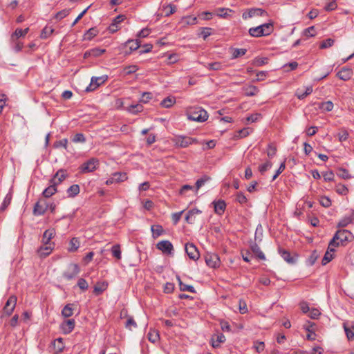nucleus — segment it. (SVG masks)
<instances>
[{"label": "nucleus", "mask_w": 354, "mask_h": 354, "mask_svg": "<svg viewBox=\"0 0 354 354\" xmlns=\"http://www.w3.org/2000/svg\"><path fill=\"white\" fill-rule=\"evenodd\" d=\"M186 115L189 120L203 122L207 120L208 114L201 107H191L187 110Z\"/></svg>", "instance_id": "f257e3e1"}, {"label": "nucleus", "mask_w": 354, "mask_h": 354, "mask_svg": "<svg viewBox=\"0 0 354 354\" xmlns=\"http://www.w3.org/2000/svg\"><path fill=\"white\" fill-rule=\"evenodd\" d=\"M273 31V24L266 23L254 28L249 29V34L252 37H259L269 35Z\"/></svg>", "instance_id": "f03ea898"}, {"label": "nucleus", "mask_w": 354, "mask_h": 354, "mask_svg": "<svg viewBox=\"0 0 354 354\" xmlns=\"http://www.w3.org/2000/svg\"><path fill=\"white\" fill-rule=\"evenodd\" d=\"M205 261L206 264L212 268H216L220 266L221 261L219 257L216 253L207 252L205 255Z\"/></svg>", "instance_id": "7ed1b4c3"}, {"label": "nucleus", "mask_w": 354, "mask_h": 354, "mask_svg": "<svg viewBox=\"0 0 354 354\" xmlns=\"http://www.w3.org/2000/svg\"><path fill=\"white\" fill-rule=\"evenodd\" d=\"M17 300V299L15 295H11L8 298L3 308V313L6 316L9 317L12 315L16 306Z\"/></svg>", "instance_id": "20e7f679"}, {"label": "nucleus", "mask_w": 354, "mask_h": 354, "mask_svg": "<svg viewBox=\"0 0 354 354\" xmlns=\"http://www.w3.org/2000/svg\"><path fill=\"white\" fill-rule=\"evenodd\" d=\"M80 269L77 263H71L68 269L63 273V277L67 280L74 279L80 272Z\"/></svg>", "instance_id": "39448f33"}, {"label": "nucleus", "mask_w": 354, "mask_h": 354, "mask_svg": "<svg viewBox=\"0 0 354 354\" xmlns=\"http://www.w3.org/2000/svg\"><path fill=\"white\" fill-rule=\"evenodd\" d=\"M174 142L177 146L180 147H187L192 144L198 143V141L196 138L182 136H177L174 139Z\"/></svg>", "instance_id": "423d86ee"}, {"label": "nucleus", "mask_w": 354, "mask_h": 354, "mask_svg": "<svg viewBox=\"0 0 354 354\" xmlns=\"http://www.w3.org/2000/svg\"><path fill=\"white\" fill-rule=\"evenodd\" d=\"M185 252L189 259L196 261L200 257L199 252L194 243H187L185 246Z\"/></svg>", "instance_id": "0eeeda50"}, {"label": "nucleus", "mask_w": 354, "mask_h": 354, "mask_svg": "<svg viewBox=\"0 0 354 354\" xmlns=\"http://www.w3.org/2000/svg\"><path fill=\"white\" fill-rule=\"evenodd\" d=\"M108 79L107 75H102L100 77H93L91 80L89 86L86 88V91H92L99 87L101 84H104Z\"/></svg>", "instance_id": "6e6552de"}, {"label": "nucleus", "mask_w": 354, "mask_h": 354, "mask_svg": "<svg viewBox=\"0 0 354 354\" xmlns=\"http://www.w3.org/2000/svg\"><path fill=\"white\" fill-rule=\"evenodd\" d=\"M157 249L161 250L163 253L170 254L174 251V247L169 241H161L156 245Z\"/></svg>", "instance_id": "1a4fd4ad"}, {"label": "nucleus", "mask_w": 354, "mask_h": 354, "mask_svg": "<svg viewBox=\"0 0 354 354\" xmlns=\"http://www.w3.org/2000/svg\"><path fill=\"white\" fill-rule=\"evenodd\" d=\"M127 176L126 173L115 172L106 181L107 185H111L115 183H120L126 180Z\"/></svg>", "instance_id": "9d476101"}, {"label": "nucleus", "mask_w": 354, "mask_h": 354, "mask_svg": "<svg viewBox=\"0 0 354 354\" xmlns=\"http://www.w3.org/2000/svg\"><path fill=\"white\" fill-rule=\"evenodd\" d=\"M335 239H338L342 245H344L348 242L351 236V233L346 230H338L335 234Z\"/></svg>", "instance_id": "9b49d317"}, {"label": "nucleus", "mask_w": 354, "mask_h": 354, "mask_svg": "<svg viewBox=\"0 0 354 354\" xmlns=\"http://www.w3.org/2000/svg\"><path fill=\"white\" fill-rule=\"evenodd\" d=\"M48 207V205L47 204L46 201H37L33 209L34 215L44 214Z\"/></svg>", "instance_id": "f8f14e48"}, {"label": "nucleus", "mask_w": 354, "mask_h": 354, "mask_svg": "<svg viewBox=\"0 0 354 354\" xmlns=\"http://www.w3.org/2000/svg\"><path fill=\"white\" fill-rule=\"evenodd\" d=\"M97 162L98 160L95 158L88 160L87 162L82 165L80 167L82 172L86 173L93 171L96 169L95 165Z\"/></svg>", "instance_id": "ddd939ff"}, {"label": "nucleus", "mask_w": 354, "mask_h": 354, "mask_svg": "<svg viewBox=\"0 0 354 354\" xmlns=\"http://www.w3.org/2000/svg\"><path fill=\"white\" fill-rule=\"evenodd\" d=\"M267 15V12L261 8H252L250 9L248 12L243 14V18L246 19L247 18H251L255 16H264Z\"/></svg>", "instance_id": "4468645a"}, {"label": "nucleus", "mask_w": 354, "mask_h": 354, "mask_svg": "<svg viewBox=\"0 0 354 354\" xmlns=\"http://www.w3.org/2000/svg\"><path fill=\"white\" fill-rule=\"evenodd\" d=\"M278 251H279V253L281 255V257L287 263H288L290 264L295 263V262L297 261V258L292 256L290 252L288 250L281 248H279Z\"/></svg>", "instance_id": "2eb2a0df"}, {"label": "nucleus", "mask_w": 354, "mask_h": 354, "mask_svg": "<svg viewBox=\"0 0 354 354\" xmlns=\"http://www.w3.org/2000/svg\"><path fill=\"white\" fill-rule=\"evenodd\" d=\"M214 209V212L218 215H222L226 208V203L225 201H213L212 203Z\"/></svg>", "instance_id": "dca6fc26"}, {"label": "nucleus", "mask_w": 354, "mask_h": 354, "mask_svg": "<svg viewBox=\"0 0 354 354\" xmlns=\"http://www.w3.org/2000/svg\"><path fill=\"white\" fill-rule=\"evenodd\" d=\"M75 322L73 319H67L62 324V329L65 334H69L75 328Z\"/></svg>", "instance_id": "f3484780"}, {"label": "nucleus", "mask_w": 354, "mask_h": 354, "mask_svg": "<svg viewBox=\"0 0 354 354\" xmlns=\"http://www.w3.org/2000/svg\"><path fill=\"white\" fill-rule=\"evenodd\" d=\"M353 75V71L350 68H343L337 73V76L344 81H346L351 79Z\"/></svg>", "instance_id": "a211bd4d"}, {"label": "nucleus", "mask_w": 354, "mask_h": 354, "mask_svg": "<svg viewBox=\"0 0 354 354\" xmlns=\"http://www.w3.org/2000/svg\"><path fill=\"white\" fill-rule=\"evenodd\" d=\"M52 345L54 349V353L57 354L62 352L65 348L64 344L63 342V338L59 337L55 339L52 342Z\"/></svg>", "instance_id": "6ab92c4d"}, {"label": "nucleus", "mask_w": 354, "mask_h": 354, "mask_svg": "<svg viewBox=\"0 0 354 354\" xmlns=\"http://www.w3.org/2000/svg\"><path fill=\"white\" fill-rule=\"evenodd\" d=\"M65 178L66 171L64 169H59L54 175L53 178L51 180V183L56 186L57 184H59L61 182H62L65 179Z\"/></svg>", "instance_id": "aec40b11"}, {"label": "nucleus", "mask_w": 354, "mask_h": 354, "mask_svg": "<svg viewBox=\"0 0 354 354\" xmlns=\"http://www.w3.org/2000/svg\"><path fill=\"white\" fill-rule=\"evenodd\" d=\"M52 250H53V248L50 246V245H46L44 246H41L37 250V254L40 258H46L51 253Z\"/></svg>", "instance_id": "412c9836"}, {"label": "nucleus", "mask_w": 354, "mask_h": 354, "mask_svg": "<svg viewBox=\"0 0 354 354\" xmlns=\"http://www.w3.org/2000/svg\"><path fill=\"white\" fill-rule=\"evenodd\" d=\"M243 91L245 95L250 97L256 95L259 91L258 87L254 85L244 86L243 87Z\"/></svg>", "instance_id": "4be33fe9"}, {"label": "nucleus", "mask_w": 354, "mask_h": 354, "mask_svg": "<svg viewBox=\"0 0 354 354\" xmlns=\"http://www.w3.org/2000/svg\"><path fill=\"white\" fill-rule=\"evenodd\" d=\"M250 249L252 252L261 260H265L266 257L263 252L261 250L259 246L256 243H253L250 245Z\"/></svg>", "instance_id": "5701e85b"}, {"label": "nucleus", "mask_w": 354, "mask_h": 354, "mask_svg": "<svg viewBox=\"0 0 354 354\" xmlns=\"http://www.w3.org/2000/svg\"><path fill=\"white\" fill-rule=\"evenodd\" d=\"M108 283L106 282H97L93 288V293L95 295H101L107 288Z\"/></svg>", "instance_id": "b1692460"}, {"label": "nucleus", "mask_w": 354, "mask_h": 354, "mask_svg": "<svg viewBox=\"0 0 354 354\" xmlns=\"http://www.w3.org/2000/svg\"><path fill=\"white\" fill-rule=\"evenodd\" d=\"M354 221V212H353L350 216H345L342 220H340L337 224V227H344L347 226L349 223H351Z\"/></svg>", "instance_id": "393cba45"}, {"label": "nucleus", "mask_w": 354, "mask_h": 354, "mask_svg": "<svg viewBox=\"0 0 354 354\" xmlns=\"http://www.w3.org/2000/svg\"><path fill=\"white\" fill-rule=\"evenodd\" d=\"M176 279L178 281L179 288H180V291H189L192 293L196 292V290H195L194 286L183 283L179 276H177Z\"/></svg>", "instance_id": "a878e982"}, {"label": "nucleus", "mask_w": 354, "mask_h": 354, "mask_svg": "<svg viewBox=\"0 0 354 354\" xmlns=\"http://www.w3.org/2000/svg\"><path fill=\"white\" fill-rule=\"evenodd\" d=\"M214 336L216 337V340L215 341L214 337L212 338V346L214 348H218L221 343H223L225 341V337L223 333H218Z\"/></svg>", "instance_id": "bb28decb"}, {"label": "nucleus", "mask_w": 354, "mask_h": 354, "mask_svg": "<svg viewBox=\"0 0 354 354\" xmlns=\"http://www.w3.org/2000/svg\"><path fill=\"white\" fill-rule=\"evenodd\" d=\"M176 103V98L172 96H169L165 98L160 102L161 106L164 108H170Z\"/></svg>", "instance_id": "cd10ccee"}, {"label": "nucleus", "mask_w": 354, "mask_h": 354, "mask_svg": "<svg viewBox=\"0 0 354 354\" xmlns=\"http://www.w3.org/2000/svg\"><path fill=\"white\" fill-rule=\"evenodd\" d=\"M55 233L53 230H47L44 232L42 242L44 245L50 244V241L53 237Z\"/></svg>", "instance_id": "c85d7f7f"}, {"label": "nucleus", "mask_w": 354, "mask_h": 354, "mask_svg": "<svg viewBox=\"0 0 354 354\" xmlns=\"http://www.w3.org/2000/svg\"><path fill=\"white\" fill-rule=\"evenodd\" d=\"M73 306H74L73 304H68L66 305L62 310V315L64 317H71L73 314Z\"/></svg>", "instance_id": "c756f323"}, {"label": "nucleus", "mask_w": 354, "mask_h": 354, "mask_svg": "<svg viewBox=\"0 0 354 354\" xmlns=\"http://www.w3.org/2000/svg\"><path fill=\"white\" fill-rule=\"evenodd\" d=\"M80 241L78 238L73 237L71 239L69 242V247H68V251L69 252H75L76 251L79 247H80Z\"/></svg>", "instance_id": "7c9ffc66"}, {"label": "nucleus", "mask_w": 354, "mask_h": 354, "mask_svg": "<svg viewBox=\"0 0 354 354\" xmlns=\"http://www.w3.org/2000/svg\"><path fill=\"white\" fill-rule=\"evenodd\" d=\"M313 92V87L312 86H307L306 88V90L304 91V94H301V90L298 88L296 91V93H295V95L299 99V100H303L304 99L306 96H308V95H310L311 93Z\"/></svg>", "instance_id": "2f4dec72"}, {"label": "nucleus", "mask_w": 354, "mask_h": 354, "mask_svg": "<svg viewBox=\"0 0 354 354\" xmlns=\"http://www.w3.org/2000/svg\"><path fill=\"white\" fill-rule=\"evenodd\" d=\"M143 110V106L140 104H131L127 108V111L129 113L136 114L140 112H142Z\"/></svg>", "instance_id": "473e14b6"}, {"label": "nucleus", "mask_w": 354, "mask_h": 354, "mask_svg": "<svg viewBox=\"0 0 354 354\" xmlns=\"http://www.w3.org/2000/svg\"><path fill=\"white\" fill-rule=\"evenodd\" d=\"M152 235L154 239L158 237L163 233V228L160 225H154L151 227Z\"/></svg>", "instance_id": "72a5a7b5"}, {"label": "nucleus", "mask_w": 354, "mask_h": 354, "mask_svg": "<svg viewBox=\"0 0 354 354\" xmlns=\"http://www.w3.org/2000/svg\"><path fill=\"white\" fill-rule=\"evenodd\" d=\"M111 253L112 255L118 260L121 259L122 258V252L120 250V245L119 244H115L113 245L111 248Z\"/></svg>", "instance_id": "f704fd0d"}, {"label": "nucleus", "mask_w": 354, "mask_h": 354, "mask_svg": "<svg viewBox=\"0 0 354 354\" xmlns=\"http://www.w3.org/2000/svg\"><path fill=\"white\" fill-rule=\"evenodd\" d=\"M211 178L208 176H203L198 179L196 182V192H197L201 187H203L207 182L210 180Z\"/></svg>", "instance_id": "c9c22d12"}, {"label": "nucleus", "mask_w": 354, "mask_h": 354, "mask_svg": "<svg viewBox=\"0 0 354 354\" xmlns=\"http://www.w3.org/2000/svg\"><path fill=\"white\" fill-rule=\"evenodd\" d=\"M205 66L208 70H212V71H219V70L223 69V65L221 62H218L208 63Z\"/></svg>", "instance_id": "e433bc0d"}, {"label": "nucleus", "mask_w": 354, "mask_h": 354, "mask_svg": "<svg viewBox=\"0 0 354 354\" xmlns=\"http://www.w3.org/2000/svg\"><path fill=\"white\" fill-rule=\"evenodd\" d=\"M56 192V186L53 183H52L51 185H50L49 187L44 189V191L43 192V195L45 198H49Z\"/></svg>", "instance_id": "4c0bfd02"}, {"label": "nucleus", "mask_w": 354, "mask_h": 354, "mask_svg": "<svg viewBox=\"0 0 354 354\" xmlns=\"http://www.w3.org/2000/svg\"><path fill=\"white\" fill-rule=\"evenodd\" d=\"M319 254L317 250H313L310 255V257L307 259L306 263L308 266H312L314 265L317 259L319 258Z\"/></svg>", "instance_id": "58836bf2"}, {"label": "nucleus", "mask_w": 354, "mask_h": 354, "mask_svg": "<svg viewBox=\"0 0 354 354\" xmlns=\"http://www.w3.org/2000/svg\"><path fill=\"white\" fill-rule=\"evenodd\" d=\"M98 33V30L95 28H91L84 34L85 40H91Z\"/></svg>", "instance_id": "ea45409f"}, {"label": "nucleus", "mask_w": 354, "mask_h": 354, "mask_svg": "<svg viewBox=\"0 0 354 354\" xmlns=\"http://www.w3.org/2000/svg\"><path fill=\"white\" fill-rule=\"evenodd\" d=\"M337 175L343 179H349L351 178V176L349 174V172L347 169L344 168H338L337 170Z\"/></svg>", "instance_id": "a19ab883"}, {"label": "nucleus", "mask_w": 354, "mask_h": 354, "mask_svg": "<svg viewBox=\"0 0 354 354\" xmlns=\"http://www.w3.org/2000/svg\"><path fill=\"white\" fill-rule=\"evenodd\" d=\"M251 131H252V129L248 127L243 128V129L238 131L236 133L234 137L236 138H245V137L248 136Z\"/></svg>", "instance_id": "79ce46f5"}, {"label": "nucleus", "mask_w": 354, "mask_h": 354, "mask_svg": "<svg viewBox=\"0 0 354 354\" xmlns=\"http://www.w3.org/2000/svg\"><path fill=\"white\" fill-rule=\"evenodd\" d=\"M67 192L68 197H75L80 192V187L78 185H73L68 189Z\"/></svg>", "instance_id": "37998d69"}, {"label": "nucleus", "mask_w": 354, "mask_h": 354, "mask_svg": "<svg viewBox=\"0 0 354 354\" xmlns=\"http://www.w3.org/2000/svg\"><path fill=\"white\" fill-rule=\"evenodd\" d=\"M319 109L324 111H330L333 109V104L331 101H327L324 102H322L319 106Z\"/></svg>", "instance_id": "c03bdc74"}, {"label": "nucleus", "mask_w": 354, "mask_h": 354, "mask_svg": "<svg viewBox=\"0 0 354 354\" xmlns=\"http://www.w3.org/2000/svg\"><path fill=\"white\" fill-rule=\"evenodd\" d=\"M176 7L174 5L169 4L165 7H163V10L165 12V15L166 17H169V15L174 14L176 12Z\"/></svg>", "instance_id": "a18cd8bd"}, {"label": "nucleus", "mask_w": 354, "mask_h": 354, "mask_svg": "<svg viewBox=\"0 0 354 354\" xmlns=\"http://www.w3.org/2000/svg\"><path fill=\"white\" fill-rule=\"evenodd\" d=\"M71 140H72V142H75V143H77V142L84 143L86 142V138L83 133H79L75 134L71 138Z\"/></svg>", "instance_id": "49530a36"}, {"label": "nucleus", "mask_w": 354, "mask_h": 354, "mask_svg": "<svg viewBox=\"0 0 354 354\" xmlns=\"http://www.w3.org/2000/svg\"><path fill=\"white\" fill-rule=\"evenodd\" d=\"M247 52L245 48H234L232 53V59H236L244 55Z\"/></svg>", "instance_id": "de8ad7c7"}, {"label": "nucleus", "mask_w": 354, "mask_h": 354, "mask_svg": "<svg viewBox=\"0 0 354 354\" xmlns=\"http://www.w3.org/2000/svg\"><path fill=\"white\" fill-rule=\"evenodd\" d=\"M54 31V29H53L50 27L46 26L41 32V39H46L49 36H50Z\"/></svg>", "instance_id": "09e8293b"}, {"label": "nucleus", "mask_w": 354, "mask_h": 354, "mask_svg": "<svg viewBox=\"0 0 354 354\" xmlns=\"http://www.w3.org/2000/svg\"><path fill=\"white\" fill-rule=\"evenodd\" d=\"M71 9H64L56 13L55 18L57 20H61L70 14Z\"/></svg>", "instance_id": "8fccbe9b"}, {"label": "nucleus", "mask_w": 354, "mask_h": 354, "mask_svg": "<svg viewBox=\"0 0 354 354\" xmlns=\"http://www.w3.org/2000/svg\"><path fill=\"white\" fill-rule=\"evenodd\" d=\"M28 30H29L28 28H25L24 30H23L21 28H17L12 37V38L14 37L19 38V37L24 36L28 33Z\"/></svg>", "instance_id": "3c124183"}, {"label": "nucleus", "mask_w": 354, "mask_h": 354, "mask_svg": "<svg viewBox=\"0 0 354 354\" xmlns=\"http://www.w3.org/2000/svg\"><path fill=\"white\" fill-rule=\"evenodd\" d=\"M67 145H68V140L66 138H64L60 140H57L54 142L53 147L55 148H59V147H64L65 149H67Z\"/></svg>", "instance_id": "603ef678"}, {"label": "nucleus", "mask_w": 354, "mask_h": 354, "mask_svg": "<svg viewBox=\"0 0 354 354\" xmlns=\"http://www.w3.org/2000/svg\"><path fill=\"white\" fill-rule=\"evenodd\" d=\"M127 44L129 45L130 51L136 50L140 46L138 40H129Z\"/></svg>", "instance_id": "864d4df0"}, {"label": "nucleus", "mask_w": 354, "mask_h": 354, "mask_svg": "<svg viewBox=\"0 0 354 354\" xmlns=\"http://www.w3.org/2000/svg\"><path fill=\"white\" fill-rule=\"evenodd\" d=\"M334 40L333 39L328 38L325 40H324L319 46V48L322 49L326 48L328 47H330L333 45Z\"/></svg>", "instance_id": "5fc2aeb1"}, {"label": "nucleus", "mask_w": 354, "mask_h": 354, "mask_svg": "<svg viewBox=\"0 0 354 354\" xmlns=\"http://www.w3.org/2000/svg\"><path fill=\"white\" fill-rule=\"evenodd\" d=\"M272 162L270 161H267L264 164H262L259 166V171L261 174H263L268 169L271 168Z\"/></svg>", "instance_id": "6e6d98bb"}, {"label": "nucleus", "mask_w": 354, "mask_h": 354, "mask_svg": "<svg viewBox=\"0 0 354 354\" xmlns=\"http://www.w3.org/2000/svg\"><path fill=\"white\" fill-rule=\"evenodd\" d=\"M333 259V254H330L329 251H326V252L325 253V254L322 260V264L323 266H325L328 263H329Z\"/></svg>", "instance_id": "4d7b16f0"}, {"label": "nucleus", "mask_w": 354, "mask_h": 354, "mask_svg": "<svg viewBox=\"0 0 354 354\" xmlns=\"http://www.w3.org/2000/svg\"><path fill=\"white\" fill-rule=\"evenodd\" d=\"M338 241V239H335V235H334L333 238L330 240L328 250H330V252H335V249L333 248V247H337L339 245V243L337 242Z\"/></svg>", "instance_id": "13d9d810"}, {"label": "nucleus", "mask_w": 354, "mask_h": 354, "mask_svg": "<svg viewBox=\"0 0 354 354\" xmlns=\"http://www.w3.org/2000/svg\"><path fill=\"white\" fill-rule=\"evenodd\" d=\"M77 286L82 291L86 290L88 288V283L83 278L79 279L77 281Z\"/></svg>", "instance_id": "bf43d9fd"}, {"label": "nucleus", "mask_w": 354, "mask_h": 354, "mask_svg": "<svg viewBox=\"0 0 354 354\" xmlns=\"http://www.w3.org/2000/svg\"><path fill=\"white\" fill-rule=\"evenodd\" d=\"M304 34L307 37L315 36L316 34L315 26H310L305 29L304 31Z\"/></svg>", "instance_id": "052dcab7"}, {"label": "nucleus", "mask_w": 354, "mask_h": 354, "mask_svg": "<svg viewBox=\"0 0 354 354\" xmlns=\"http://www.w3.org/2000/svg\"><path fill=\"white\" fill-rule=\"evenodd\" d=\"M125 326L131 330L132 327L136 328L137 326V324L132 317H129L125 323Z\"/></svg>", "instance_id": "680f3d73"}, {"label": "nucleus", "mask_w": 354, "mask_h": 354, "mask_svg": "<svg viewBox=\"0 0 354 354\" xmlns=\"http://www.w3.org/2000/svg\"><path fill=\"white\" fill-rule=\"evenodd\" d=\"M105 51H106L105 49H102V48H94L93 49H91V55H92V57H95L100 56L104 53H105Z\"/></svg>", "instance_id": "e2e57ef3"}, {"label": "nucleus", "mask_w": 354, "mask_h": 354, "mask_svg": "<svg viewBox=\"0 0 354 354\" xmlns=\"http://www.w3.org/2000/svg\"><path fill=\"white\" fill-rule=\"evenodd\" d=\"M137 70H138L137 66L131 65V66H126L124 68V72L125 75H129V74L135 73Z\"/></svg>", "instance_id": "0e129e2a"}, {"label": "nucleus", "mask_w": 354, "mask_h": 354, "mask_svg": "<svg viewBox=\"0 0 354 354\" xmlns=\"http://www.w3.org/2000/svg\"><path fill=\"white\" fill-rule=\"evenodd\" d=\"M254 348L257 351V352L260 353L264 350L265 344L263 342H254Z\"/></svg>", "instance_id": "69168bd1"}, {"label": "nucleus", "mask_w": 354, "mask_h": 354, "mask_svg": "<svg viewBox=\"0 0 354 354\" xmlns=\"http://www.w3.org/2000/svg\"><path fill=\"white\" fill-rule=\"evenodd\" d=\"M337 3L335 1H331L328 2V3H326L324 9L326 11H332V10H335L337 8Z\"/></svg>", "instance_id": "338daca9"}, {"label": "nucleus", "mask_w": 354, "mask_h": 354, "mask_svg": "<svg viewBox=\"0 0 354 354\" xmlns=\"http://www.w3.org/2000/svg\"><path fill=\"white\" fill-rule=\"evenodd\" d=\"M174 290V284L173 283L167 282L165 283L164 286V292L165 293H171Z\"/></svg>", "instance_id": "774afa93"}]
</instances>
